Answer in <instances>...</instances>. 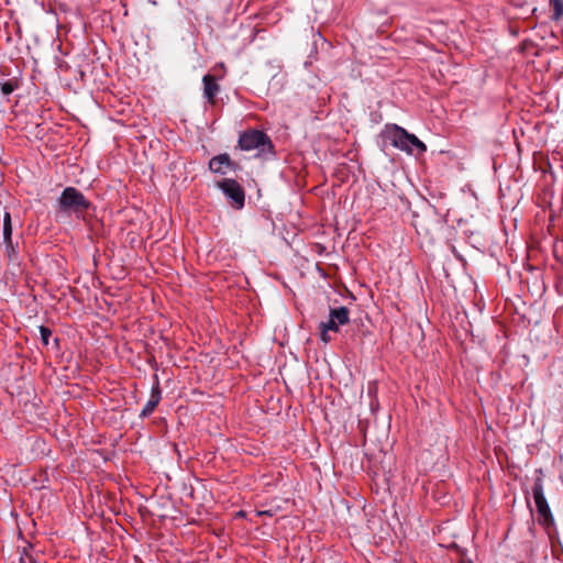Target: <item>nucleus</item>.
I'll use <instances>...</instances> for the list:
<instances>
[{
  "label": "nucleus",
  "instance_id": "obj_1",
  "mask_svg": "<svg viewBox=\"0 0 563 563\" xmlns=\"http://www.w3.org/2000/svg\"><path fill=\"white\" fill-rule=\"evenodd\" d=\"M92 203L75 187H66L57 199L56 216L70 217L85 221Z\"/></svg>",
  "mask_w": 563,
  "mask_h": 563
},
{
  "label": "nucleus",
  "instance_id": "obj_2",
  "mask_svg": "<svg viewBox=\"0 0 563 563\" xmlns=\"http://www.w3.org/2000/svg\"><path fill=\"white\" fill-rule=\"evenodd\" d=\"M379 137L383 140V146H386V142L408 154H412L417 151L418 154L424 153L427 146L421 142L415 134L409 133L404 128L388 123L382 130Z\"/></svg>",
  "mask_w": 563,
  "mask_h": 563
},
{
  "label": "nucleus",
  "instance_id": "obj_3",
  "mask_svg": "<svg viewBox=\"0 0 563 563\" xmlns=\"http://www.w3.org/2000/svg\"><path fill=\"white\" fill-rule=\"evenodd\" d=\"M239 146L243 151L257 150L258 155L273 154V143L269 136L260 130H249L240 135Z\"/></svg>",
  "mask_w": 563,
  "mask_h": 563
},
{
  "label": "nucleus",
  "instance_id": "obj_4",
  "mask_svg": "<svg viewBox=\"0 0 563 563\" xmlns=\"http://www.w3.org/2000/svg\"><path fill=\"white\" fill-rule=\"evenodd\" d=\"M532 495L539 515V522L547 526L553 523L554 519L549 507V504L547 501V498L544 496L543 481L541 476L537 477L532 486Z\"/></svg>",
  "mask_w": 563,
  "mask_h": 563
},
{
  "label": "nucleus",
  "instance_id": "obj_5",
  "mask_svg": "<svg viewBox=\"0 0 563 563\" xmlns=\"http://www.w3.org/2000/svg\"><path fill=\"white\" fill-rule=\"evenodd\" d=\"M217 186L222 190L229 203L234 209H242L245 202V192L242 186L234 179L224 178L217 183Z\"/></svg>",
  "mask_w": 563,
  "mask_h": 563
},
{
  "label": "nucleus",
  "instance_id": "obj_6",
  "mask_svg": "<svg viewBox=\"0 0 563 563\" xmlns=\"http://www.w3.org/2000/svg\"><path fill=\"white\" fill-rule=\"evenodd\" d=\"M239 167V165L231 161L229 154H220L214 157H212L209 162V169L212 173L216 174H225L224 168L233 169L235 170Z\"/></svg>",
  "mask_w": 563,
  "mask_h": 563
},
{
  "label": "nucleus",
  "instance_id": "obj_7",
  "mask_svg": "<svg viewBox=\"0 0 563 563\" xmlns=\"http://www.w3.org/2000/svg\"><path fill=\"white\" fill-rule=\"evenodd\" d=\"M154 378H155V382L151 389L150 399L147 400V402L145 404L144 408L142 409V411L140 413L141 418L148 417L155 410V408L157 407V405L159 404V401L162 399V390L159 387L158 377L154 376Z\"/></svg>",
  "mask_w": 563,
  "mask_h": 563
},
{
  "label": "nucleus",
  "instance_id": "obj_8",
  "mask_svg": "<svg viewBox=\"0 0 563 563\" xmlns=\"http://www.w3.org/2000/svg\"><path fill=\"white\" fill-rule=\"evenodd\" d=\"M203 84V97L207 99L209 104L216 103V97L220 91V86L213 75L207 74L202 78Z\"/></svg>",
  "mask_w": 563,
  "mask_h": 563
},
{
  "label": "nucleus",
  "instance_id": "obj_9",
  "mask_svg": "<svg viewBox=\"0 0 563 563\" xmlns=\"http://www.w3.org/2000/svg\"><path fill=\"white\" fill-rule=\"evenodd\" d=\"M339 325H343L349 323L350 321V311L346 307L342 306L339 308L330 309L329 314Z\"/></svg>",
  "mask_w": 563,
  "mask_h": 563
},
{
  "label": "nucleus",
  "instance_id": "obj_10",
  "mask_svg": "<svg viewBox=\"0 0 563 563\" xmlns=\"http://www.w3.org/2000/svg\"><path fill=\"white\" fill-rule=\"evenodd\" d=\"M3 242L7 244V246L12 245V223H11V216L9 212L4 213L3 217Z\"/></svg>",
  "mask_w": 563,
  "mask_h": 563
},
{
  "label": "nucleus",
  "instance_id": "obj_11",
  "mask_svg": "<svg viewBox=\"0 0 563 563\" xmlns=\"http://www.w3.org/2000/svg\"><path fill=\"white\" fill-rule=\"evenodd\" d=\"M550 5L553 10L552 20L560 21L563 16V1L562 0H550Z\"/></svg>",
  "mask_w": 563,
  "mask_h": 563
},
{
  "label": "nucleus",
  "instance_id": "obj_12",
  "mask_svg": "<svg viewBox=\"0 0 563 563\" xmlns=\"http://www.w3.org/2000/svg\"><path fill=\"white\" fill-rule=\"evenodd\" d=\"M18 88L16 82L12 80H8L1 84V92L4 96L11 95Z\"/></svg>",
  "mask_w": 563,
  "mask_h": 563
},
{
  "label": "nucleus",
  "instance_id": "obj_13",
  "mask_svg": "<svg viewBox=\"0 0 563 563\" xmlns=\"http://www.w3.org/2000/svg\"><path fill=\"white\" fill-rule=\"evenodd\" d=\"M320 327L324 328V330L338 332L339 324L329 316V320L325 322H321Z\"/></svg>",
  "mask_w": 563,
  "mask_h": 563
},
{
  "label": "nucleus",
  "instance_id": "obj_14",
  "mask_svg": "<svg viewBox=\"0 0 563 563\" xmlns=\"http://www.w3.org/2000/svg\"><path fill=\"white\" fill-rule=\"evenodd\" d=\"M41 340L44 345H48L49 338L52 336V331L47 327H40Z\"/></svg>",
  "mask_w": 563,
  "mask_h": 563
},
{
  "label": "nucleus",
  "instance_id": "obj_15",
  "mask_svg": "<svg viewBox=\"0 0 563 563\" xmlns=\"http://www.w3.org/2000/svg\"><path fill=\"white\" fill-rule=\"evenodd\" d=\"M19 563H34V560L32 558V555H30L27 552H26V549L24 548L23 551L20 553V556H19Z\"/></svg>",
  "mask_w": 563,
  "mask_h": 563
},
{
  "label": "nucleus",
  "instance_id": "obj_16",
  "mask_svg": "<svg viewBox=\"0 0 563 563\" xmlns=\"http://www.w3.org/2000/svg\"><path fill=\"white\" fill-rule=\"evenodd\" d=\"M330 331L328 330H324V328L320 327V339L324 342V343H329L331 341V336L329 334Z\"/></svg>",
  "mask_w": 563,
  "mask_h": 563
},
{
  "label": "nucleus",
  "instance_id": "obj_17",
  "mask_svg": "<svg viewBox=\"0 0 563 563\" xmlns=\"http://www.w3.org/2000/svg\"><path fill=\"white\" fill-rule=\"evenodd\" d=\"M274 515V512L272 510H258L256 512V516L258 517H262V516H269L272 517Z\"/></svg>",
  "mask_w": 563,
  "mask_h": 563
},
{
  "label": "nucleus",
  "instance_id": "obj_18",
  "mask_svg": "<svg viewBox=\"0 0 563 563\" xmlns=\"http://www.w3.org/2000/svg\"><path fill=\"white\" fill-rule=\"evenodd\" d=\"M460 563H472L471 561H464L462 560Z\"/></svg>",
  "mask_w": 563,
  "mask_h": 563
}]
</instances>
